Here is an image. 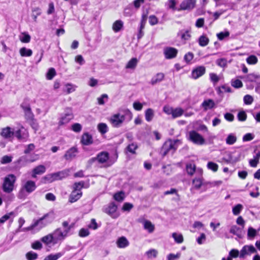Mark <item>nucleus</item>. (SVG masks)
<instances>
[{"mask_svg":"<svg viewBox=\"0 0 260 260\" xmlns=\"http://www.w3.org/2000/svg\"><path fill=\"white\" fill-rule=\"evenodd\" d=\"M133 117L131 111L127 108H121L119 109L117 113L112 115L109 121L112 125L114 127H120L124 121H129Z\"/></svg>","mask_w":260,"mask_h":260,"instance_id":"nucleus-1","label":"nucleus"},{"mask_svg":"<svg viewBox=\"0 0 260 260\" xmlns=\"http://www.w3.org/2000/svg\"><path fill=\"white\" fill-rule=\"evenodd\" d=\"M62 225L64 228L63 231H61V228H57L51 233L54 239V244L63 241L68 236L74 224L69 225L68 221H64L62 223Z\"/></svg>","mask_w":260,"mask_h":260,"instance_id":"nucleus-2","label":"nucleus"},{"mask_svg":"<svg viewBox=\"0 0 260 260\" xmlns=\"http://www.w3.org/2000/svg\"><path fill=\"white\" fill-rule=\"evenodd\" d=\"M37 188L36 183L32 180H28L23 183L18 194V198L20 199H24L27 195L25 192L29 194L35 191Z\"/></svg>","mask_w":260,"mask_h":260,"instance_id":"nucleus-3","label":"nucleus"},{"mask_svg":"<svg viewBox=\"0 0 260 260\" xmlns=\"http://www.w3.org/2000/svg\"><path fill=\"white\" fill-rule=\"evenodd\" d=\"M181 143L180 140L178 139L168 140L165 142L161 148V152L162 155L165 156L170 152L173 153Z\"/></svg>","mask_w":260,"mask_h":260,"instance_id":"nucleus-4","label":"nucleus"},{"mask_svg":"<svg viewBox=\"0 0 260 260\" xmlns=\"http://www.w3.org/2000/svg\"><path fill=\"white\" fill-rule=\"evenodd\" d=\"M16 181V177L13 174H9L6 176L2 185L3 191L8 193H11L14 188V184Z\"/></svg>","mask_w":260,"mask_h":260,"instance_id":"nucleus-5","label":"nucleus"},{"mask_svg":"<svg viewBox=\"0 0 260 260\" xmlns=\"http://www.w3.org/2000/svg\"><path fill=\"white\" fill-rule=\"evenodd\" d=\"M203 170L201 169H198L196 174L198 175L192 180V184L196 189H199L201 186L210 187L212 183L210 182L205 181L202 177Z\"/></svg>","mask_w":260,"mask_h":260,"instance_id":"nucleus-6","label":"nucleus"},{"mask_svg":"<svg viewBox=\"0 0 260 260\" xmlns=\"http://www.w3.org/2000/svg\"><path fill=\"white\" fill-rule=\"evenodd\" d=\"M54 219L53 213L49 212L44 215L43 216L38 220H34V222H38L37 226L42 229L49 223H51Z\"/></svg>","mask_w":260,"mask_h":260,"instance_id":"nucleus-7","label":"nucleus"},{"mask_svg":"<svg viewBox=\"0 0 260 260\" xmlns=\"http://www.w3.org/2000/svg\"><path fill=\"white\" fill-rule=\"evenodd\" d=\"M189 140L197 145H203L205 140L203 137L195 131H191L189 133Z\"/></svg>","mask_w":260,"mask_h":260,"instance_id":"nucleus-8","label":"nucleus"},{"mask_svg":"<svg viewBox=\"0 0 260 260\" xmlns=\"http://www.w3.org/2000/svg\"><path fill=\"white\" fill-rule=\"evenodd\" d=\"M21 107L23 110L24 113V117L26 121L32 120L35 118L34 113L32 112L30 105L25 103L23 102L21 105Z\"/></svg>","mask_w":260,"mask_h":260,"instance_id":"nucleus-9","label":"nucleus"},{"mask_svg":"<svg viewBox=\"0 0 260 260\" xmlns=\"http://www.w3.org/2000/svg\"><path fill=\"white\" fill-rule=\"evenodd\" d=\"M178 50L172 47H166L164 48L163 53L167 59L175 58L178 54Z\"/></svg>","mask_w":260,"mask_h":260,"instance_id":"nucleus-10","label":"nucleus"},{"mask_svg":"<svg viewBox=\"0 0 260 260\" xmlns=\"http://www.w3.org/2000/svg\"><path fill=\"white\" fill-rule=\"evenodd\" d=\"M14 136L21 142H25L28 137V133L23 127L14 132Z\"/></svg>","mask_w":260,"mask_h":260,"instance_id":"nucleus-11","label":"nucleus"},{"mask_svg":"<svg viewBox=\"0 0 260 260\" xmlns=\"http://www.w3.org/2000/svg\"><path fill=\"white\" fill-rule=\"evenodd\" d=\"M256 249L253 245H245L240 251L239 257L244 258L246 255H250L252 253H256Z\"/></svg>","mask_w":260,"mask_h":260,"instance_id":"nucleus-12","label":"nucleus"},{"mask_svg":"<svg viewBox=\"0 0 260 260\" xmlns=\"http://www.w3.org/2000/svg\"><path fill=\"white\" fill-rule=\"evenodd\" d=\"M117 206L115 204L114 202H112L110 203L108 206H105L103 208V211L110 216H111L113 218H116L117 217V216L114 215L115 212L117 210Z\"/></svg>","mask_w":260,"mask_h":260,"instance_id":"nucleus-13","label":"nucleus"},{"mask_svg":"<svg viewBox=\"0 0 260 260\" xmlns=\"http://www.w3.org/2000/svg\"><path fill=\"white\" fill-rule=\"evenodd\" d=\"M206 68L204 66H199L192 70L191 77L193 79H197L205 74Z\"/></svg>","mask_w":260,"mask_h":260,"instance_id":"nucleus-14","label":"nucleus"},{"mask_svg":"<svg viewBox=\"0 0 260 260\" xmlns=\"http://www.w3.org/2000/svg\"><path fill=\"white\" fill-rule=\"evenodd\" d=\"M68 110H69V111L67 112L66 114H64V115L60 117V120L58 122L59 126L64 125L68 123L71 120H72L74 116L72 112L71 109L68 108Z\"/></svg>","mask_w":260,"mask_h":260,"instance_id":"nucleus-15","label":"nucleus"},{"mask_svg":"<svg viewBox=\"0 0 260 260\" xmlns=\"http://www.w3.org/2000/svg\"><path fill=\"white\" fill-rule=\"evenodd\" d=\"M78 152L77 147L73 146L66 152L63 157L66 160H71L76 156Z\"/></svg>","mask_w":260,"mask_h":260,"instance_id":"nucleus-16","label":"nucleus"},{"mask_svg":"<svg viewBox=\"0 0 260 260\" xmlns=\"http://www.w3.org/2000/svg\"><path fill=\"white\" fill-rule=\"evenodd\" d=\"M196 0H184L180 4V8L182 10L192 9L196 4Z\"/></svg>","mask_w":260,"mask_h":260,"instance_id":"nucleus-17","label":"nucleus"},{"mask_svg":"<svg viewBox=\"0 0 260 260\" xmlns=\"http://www.w3.org/2000/svg\"><path fill=\"white\" fill-rule=\"evenodd\" d=\"M215 102L212 99L205 100L202 103L201 107L203 108L205 111L213 108L215 106Z\"/></svg>","mask_w":260,"mask_h":260,"instance_id":"nucleus-18","label":"nucleus"},{"mask_svg":"<svg viewBox=\"0 0 260 260\" xmlns=\"http://www.w3.org/2000/svg\"><path fill=\"white\" fill-rule=\"evenodd\" d=\"M81 143L84 145H89L93 143V139L91 135L86 133L83 134L81 139Z\"/></svg>","mask_w":260,"mask_h":260,"instance_id":"nucleus-19","label":"nucleus"},{"mask_svg":"<svg viewBox=\"0 0 260 260\" xmlns=\"http://www.w3.org/2000/svg\"><path fill=\"white\" fill-rule=\"evenodd\" d=\"M46 171V168L44 165H39L35 167L32 171L31 177L36 178L37 175H42Z\"/></svg>","mask_w":260,"mask_h":260,"instance_id":"nucleus-20","label":"nucleus"},{"mask_svg":"<svg viewBox=\"0 0 260 260\" xmlns=\"http://www.w3.org/2000/svg\"><path fill=\"white\" fill-rule=\"evenodd\" d=\"M109 154L108 152L106 151H103L99 153L96 158L97 159L98 161L100 164H103L107 161V160L109 159Z\"/></svg>","mask_w":260,"mask_h":260,"instance_id":"nucleus-21","label":"nucleus"},{"mask_svg":"<svg viewBox=\"0 0 260 260\" xmlns=\"http://www.w3.org/2000/svg\"><path fill=\"white\" fill-rule=\"evenodd\" d=\"M129 244L128 241L124 236L119 238L116 241L117 246L120 248H125L129 245Z\"/></svg>","mask_w":260,"mask_h":260,"instance_id":"nucleus-22","label":"nucleus"},{"mask_svg":"<svg viewBox=\"0 0 260 260\" xmlns=\"http://www.w3.org/2000/svg\"><path fill=\"white\" fill-rule=\"evenodd\" d=\"M81 190H73L69 197V201L71 203H74L78 200L82 196Z\"/></svg>","mask_w":260,"mask_h":260,"instance_id":"nucleus-23","label":"nucleus"},{"mask_svg":"<svg viewBox=\"0 0 260 260\" xmlns=\"http://www.w3.org/2000/svg\"><path fill=\"white\" fill-rule=\"evenodd\" d=\"M14 131H11L10 127H7L2 129L1 136L5 139H10L14 136Z\"/></svg>","mask_w":260,"mask_h":260,"instance_id":"nucleus-24","label":"nucleus"},{"mask_svg":"<svg viewBox=\"0 0 260 260\" xmlns=\"http://www.w3.org/2000/svg\"><path fill=\"white\" fill-rule=\"evenodd\" d=\"M230 233L236 235L239 238H242L243 236V228L234 225L230 229Z\"/></svg>","mask_w":260,"mask_h":260,"instance_id":"nucleus-25","label":"nucleus"},{"mask_svg":"<svg viewBox=\"0 0 260 260\" xmlns=\"http://www.w3.org/2000/svg\"><path fill=\"white\" fill-rule=\"evenodd\" d=\"M190 32V30L182 29L178 32V36H179L182 40H188L191 37Z\"/></svg>","mask_w":260,"mask_h":260,"instance_id":"nucleus-26","label":"nucleus"},{"mask_svg":"<svg viewBox=\"0 0 260 260\" xmlns=\"http://www.w3.org/2000/svg\"><path fill=\"white\" fill-rule=\"evenodd\" d=\"M165 75L162 73H157L155 76H154L151 80V84L152 85H154L157 83H159L162 81L164 79Z\"/></svg>","mask_w":260,"mask_h":260,"instance_id":"nucleus-27","label":"nucleus"},{"mask_svg":"<svg viewBox=\"0 0 260 260\" xmlns=\"http://www.w3.org/2000/svg\"><path fill=\"white\" fill-rule=\"evenodd\" d=\"M154 117V111L151 108L147 109L145 112V119L147 122H150Z\"/></svg>","mask_w":260,"mask_h":260,"instance_id":"nucleus-28","label":"nucleus"},{"mask_svg":"<svg viewBox=\"0 0 260 260\" xmlns=\"http://www.w3.org/2000/svg\"><path fill=\"white\" fill-rule=\"evenodd\" d=\"M246 80L249 82H259L260 81V75H256L254 73L247 75L246 77Z\"/></svg>","mask_w":260,"mask_h":260,"instance_id":"nucleus-29","label":"nucleus"},{"mask_svg":"<svg viewBox=\"0 0 260 260\" xmlns=\"http://www.w3.org/2000/svg\"><path fill=\"white\" fill-rule=\"evenodd\" d=\"M36 158H28L27 156L23 155L19 158L16 162L18 164H22L24 165L25 163L33 162L36 160Z\"/></svg>","mask_w":260,"mask_h":260,"instance_id":"nucleus-30","label":"nucleus"},{"mask_svg":"<svg viewBox=\"0 0 260 260\" xmlns=\"http://www.w3.org/2000/svg\"><path fill=\"white\" fill-rule=\"evenodd\" d=\"M186 170L188 175L192 176L194 173H196L197 169L196 170V167L194 164L189 163L186 164Z\"/></svg>","mask_w":260,"mask_h":260,"instance_id":"nucleus-31","label":"nucleus"},{"mask_svg":"<svg viewBox=\"0 0 260 260\" xmlns=\"http://www.w3.org/2000/svg\"><path fill=\"white\" fill-rule=\"evenodd\" d=\"M19 53L22 57H29L31 56L32 51L30 49L25 47H22L19 50Z\"/></svg>","mask_w":260,"mask_h":260,"instance_id":"nucleus-32","label":"nucleus"},{"mask_svg":"<svg viewBox=\"0 0 260 260\" xmlns=\"http://www.w3.org/2000/svg\"><path fill=\"white\" fill-rule=\"evenodd\" d=\"M144 228L147 230L150 233H152L154 230V225L149 220H144Z\"/></svg>","mask_w":260,"mask_h":260,"instance_id":"nucleus-33","label":"nucleus"},{"mask_svg":"<svg viewBox=\"0 0 260 260\" xmlns=\"http://www.w3.org/2000/svg\"><path fill=\"white\" fill-rule=\"evenodd\" d=\"M123 26V22L120 20H116L113 24L112 28L115 32L119 31Z\"/></svg>","mask_w":260,"mask_h":260,"instance_id":"nucleus-34","label":"nucleus"},{"mask_svg":"<svg viewBox=\"0 0 260 260\" xmlns=\"http://www.w3.org/2000/svg\"><path fill=\"white\" fill-rule=\"evenodd\" d=\"M138 60L137 58H132L127 63L125 68L126 69H135L136 67Z\"/></svg>","mask_w":260,"mask_h":260,"instance_id":"nucleus-35","label":"nucleus"},{"mask_svg":"<svg viewBox=\"0 0 260 260\" xmlns=\"http://www.w3.org/2000/svg\"><path fill=\"white\" fill-rule=\"evenodd\" d=\"M41 241L46 245L51 243L54 244V239L51 234H49L41 238Z\"/></svg>","mask_w":260,"mask_h":260,"instance_id":"nucleus-36","label":"nucleus"},{"mask_svg":"<svg viewBox=\"0 0 260 260\" xmlns=\"http://www.w3.org/2000/svg\"><path fill=\"white\" fill-rule=\"evenodd\" d=\"M31 17L35 22H37V17L41 14V10L39 7L34 8L32 10Z\"/></svg>","mask_w":260,"mask_h":260,"instance_id":"nucleus-37","label":"nucleus"},{"mask_svg":"<svg viewBox=\"0 0 260 260\" xmlns=\"http://www.w3.org/2000/svg\"><path fill=\"white\" fill-rule=\"evenodd\" d=\"M209 39L205 36L202 35L199 38V43L201 46H207L209 43Z\"/></svg>","mask_w":260,"mask_h":260,"instance_id":"nucleus-38","label":"nucleus"},{"mask_svg":"<svg viewBox=\"0 0 260 260\" xmlns=\"http://www.w3.org/2000/svg\"><path fill=\"white\" fill-rule=\"evenodd\" d=\"M53 173L47 174L42 179V182L44 183H50L54 181Z\"/></svg>","mask_w":260,"mask_h":260,"instance_id":"nucleus-39","label":"nucleus"},{"mask_svg":"<svg viewBox=\"0 0 260 260\" xmlns=\"http://www.w3.org/2000/svg\"><path fill=\"white\" fill-rule=\"evenodd\" d=\"M184 111L182 109L178 108L175 109H173L172 115L173 118H175L182 115Z\"/></svg>","mask_w":260,"mask_h":260,"instance_id":"nucleus-40","label":"nucleus"},{"mask_svg":"<svg viewBox=\"0 0 260 260\" xmlns=\"http://www.w3.org/2000/svg\"><path fill=\"white\" fill-rule=\"evenodd\" d=\"M138 148V145L136 143H132L129 144L126 148V150L132 153L135 154V150Z\"/></svg>","mask_w":260,"mask_h":260,"instance_id":"nucleus-41","label":"nucleus"},{"mask_svg":"<svg viewBox=\"0 0 260 260\" xmlns=\"http://www.w3.org/2000/svg\"><path fill=\"white\" fill-rule=\"evenodd\" d=\"M63 253L58 252L55 254H50L46 256L44 260H57L63 255Z\"/></svg>","mask_w":260,"mask_h":260,"instance_id":"nucleus-42","label":"nucleus"},{"mask_svg":"<svg viewBox=\"0 0 260 260\" xmlns=\"http://www.w3.org/2000/svg\"><path fill=\"white\" fill-rule=\"evenodd\" d=\"M99 131L102 134H104L108 132L107 125L105 123H100L98 125Z\"/></svg>","mask_w":260,"mask_h":260,"instance_id":"nucleus-43","label":"nucleus"},{"mask_svg":"<svg viewBox=\"0 0 260 260\" xmlns=\"http://www.w3.org/2000/svg\"><path fill=\"white\" fill-rule=\"evenodd\" d=\"M246 61L249 64H255L258 61V59L256 56L251 55L246 58Z\"/></svg>","mask_w":260,"mask_h":260,"instance_id":"nucleus-44","label":"nucleus"},{"mask_svg":"<svg viewBox=\"0 0 260 260\" xmlns=\"http://www.w3.org/2000/svg\"><path fill=\"white\" fill-rule=\"evenodd\" d=\"M38 257V254L32 251H29L26 254V258L27 260H35Z\"/></svg>","mask_w":260,"mask_h":260,"instance_id":"nucleus-45","label":"nucleus"},{"mask_svg":"<svg viewBox=\"0 0 260 260\" xmlns=\"http://www.w3.org/2000/svg\"><path fill=\"white\" fill-rule=\"evenodd\" d=\"M56 74L55 70L53 68H51L46 74V78L48 80H52Z\"/></svg>","mask_w":260,"mask_h":260,"instance_id":"nucleus-46","label":"nucleus"},{"mask_svg":"<svg viewBox=\"0 0 260 260\" xmlns=\"http://www.w3.org/2000/svg\"><path fill=\"white\" fill-rule=\"evenodd\" d=\"M54 176V181L57 180H60L64 178L67 173L63 171H60L56 173H53Z\"/></svg>","mask_w":260,"mask_h":260,"instance_id":"nucleus-47","label":"nucleus"},{"mask_svg":"<svg viewBox=\"0 0 260 260\" xmlns=\"http://www.w3.org/2000/svg\"><path fill=\"white\" fill-rule=\"evenodd\" d=\"M257 231L252 227H249L247 231L248 239H253L256 235Z\"/></svg>","mask_w":260,"mask_h":260,"instance_id":"nucleus-48","label":"nucleus"},{"mask_svg":"<svg viewBox=\"0 0 260 260\" xmlns=\"http://www.w3.org/2000/svg\"><path fill=\"white\" fill-rule=\"evenodd\" d=\"M20 40L22 43H27L30 41V36L27 33L23 32L22 34V36L20 37Z\"/></svg>","mask_w":260,"mask_h":260,"instance_id":"nucleus-49","label":"nucleus"},{"mask_svg":"<svg viewBox=\"0 0 260 260\" xmlns=\"http://www.w3.org/2000/svg\"><path fill=\"white\" fill-rule=\"evenodd\" d=\"M207 167L209 170L213 172H216L218 168L217 164L212 161H209L207 164Z\"/></svg>","mask_w":260,"mask_h":260,"instance_id":"nucleus-50","label":"nucleus"},{"mask_svg":"<svg viewBox=\"0 0 260 260\" xmlns=\"http://www.w3.org/2000/svg\"><path fill=\"white\" fill-rule=\"evenodd\" d=\"M231 85L236 88H239L242 87L243 83L239 79L232 80Z\"/></svg>","mask_w":260,"mask_h":260,"instance_id":"nucleus-51","label":"nucleus"},{"mask_svg":"<svg viewBox=\"0 0 260 260\" xmlns=\"http://www.w3.org/2000/svg\"><path fill=\"white\" fill-rule=\"evenodd\" d=\"M172 237L174 239L175 241L177 243H181L183 241V237L181 234H177L174 233L172 234Z\"/></svg>","mask_w":260,"mask_h":260,"instance_id":"nucleus-52","label":"nucleus"},{"mask_svg":"<svg viewBox=\"0 0 260 260\" xmlns=\"http://www.w3.org/2000/svg\"><path fill=\"white\" fill-rule=\"evenodd\" d=\"M243 208L242 205L237 204L233 208L232 212L235 215H238L240 214Z\"/></svg>","mask_w":260,"mask_h":260,"instance_id":"nucleus-53","label":"nucleus"},{"mask_svg":"<svg viewBox=\"0 0 260 260\" xmlns=\"http://www.w3.org/2000/svg\"><path fill=\"white\" fill-rule=\"evenodd\" d=\"M124 195L122 191L117 192L114 195V199L118 202L122 201L124 200Z\"/></svg>","mask_w":260,"mask_h":260,"instance_id":"nucleus-54","label":"nucleus"},{"mask_svg":"<svg viewBox=\"0 0 260 260\" xmlns=\"http://www.w3.org/2000/svg\"><path fill=\"white\" fill-rule=\"evenodd\" d=\"M243 101L245 104L250 105L253 101V98L251 95L247 94L244 96Z\"/></svg>","mask_w":260,"mask_h":260,"instance_id":"nucleus-55","label":"nucleus"},{"mask_svg":"<svg viewBox=\"0 0 260 260\" xmlns=\"http://www.w3.org/2000/svg\"><path fill=\"white\" fill-rule=\"evenodd\" d=\"M82 125L78 123H74L72 125L71 129L76 133H79L82 130Z\"/></svg>","mask_w":260,"mask_h":260,"instance_id":"nucleus-56","label":"nucleus"},{"mask_svg":"<svg viewBox=\"0 0 260 260\" xmlns=\"http://www.w3.org/2000/svg\"><path fill=\"white\" fill-rule=\"evenodd\" d=\"M238 119L240 121H244L246 120L247 114L245 112L242 111H240L237 115Z\"/></svg>","mask_w":260,"mask_h":260,"instance_id":"nucleus-57","label":"nucleus"},{"mask_svg":"<svg viewBox=\"0 0 260 260\" xmlns=\"http://www.w3.org/2000/svg\"><path fill=\"white\" fill-rule=\"evenodd\" d=\"M14 214V213L13 212H11L4 215L0 218V223H4L6 220H8L11 216H13Z\"/></svg>","mask_w":260,"mask_h":260,"instance_id":"nucleus-58","label":"nucleus"},{"mask_svg":"<svg viewBox=\"0 0 260 260\" xmlns=\"http://www.w3.org/2000/svg\"><path fill=\"white\" fill-rule=\"evenodd\" d=\"M146 254L149 258L156 257L157 251L155 249H150L146 252Z\"/></svg>","mask_w":260,"mask_h":260,"instance_id":"nucleus-59","label":"nucleus"},{"mask_svg":"<svg viewBox=\"0 0 260 260\" xmlns=\"http://www.w3.org/2000/svg\"><path fill=\"white\" fill-rule=\"evenodd\" d=\"M210 78L214 84H216L219 80V77L215 73L210 74Z\"/></svg>","mask_w":260,"mask_h":260,"instance_id":"nucleus-60","label":"nucleus"},{"mask_svg":"<svg viewBox=\"0 0 260 260\" xmlns=\"http://www.w3.org/2000/svg\"><path fill=\"white\" fill-rule=\"evenodd\" d=\"M31 248L35 250H40L42 248L41 242L36 241L31 244Z\"/></svg>","mask_w":260,"mask_h":260,"instance_id":"nucleus-61","label":"nucleus"},{"mask_svg":"<svg viewBox=\"0 0 260 260\" xmlns=\"http://www.w3.org/2000/svg\"><path fill=\"white\" fill-rule=\"evenodd\" d=\"M149 22L151 25H155L158 23V19L155 15H150L149 17Z\"/></svg>","mask_w":260,"mask_h":260,"instance_id":"nucleus-62","label":"nucleus"},{"mask_svg":"<svg viewBox=\"0 0 260 260\" xmlns=\"http://www.w3.org/2000/svg\"><path fill=\"white\" fill-rule=\"evenodd\" d=\"M84 184V182L83 181L75 183L74 184V190H81V189L83 187Z\"/></svg>","mask_w":260,"mask_h":260,"instance_id":"nucleus-63","label":"nucleus"},{"mask_svg":"<svg viewBox=\"0 0 260 260\" xmlns=\"http://www.w3.org/2000/svg\"><path fill=\"white\" fill-rule=\"evenodd\" d=\"M133 14L132 9L130 7L125 8L124 10L123 15L126 17H130Z\"/></svg>","mask_w":260,"mask_h":260,"instance_id":"nucleus-64","label":"nucleus"}]
</instances>
